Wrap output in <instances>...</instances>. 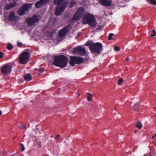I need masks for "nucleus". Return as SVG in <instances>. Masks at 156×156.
Here are the masks:
<instances>
[{
    "mask_svg": "<svg viewBox=\"0 0 156 156\" xmlns=\"http://www.w3.org/2000/svg\"><path fill=\"white\" fill-rule=\"evenodd\" d=\"M68 61V58L66 56L62 55L55 56L53 64L56 66L64 68L67 65Z\"/></svg>",
    "mask_w": 156,
    "mask_h": 156,
    "instance_id": "obj_1",
    "label": "nucleus"
},
{
    "mask_svg": "<svg viewBox=\"0 0 156 156\" xmlns=\"http://www.w3.org/2000/svg\"><path fill=\"white\" fill-rule=\"evenodd\" d=\"M82 24H88L92 28L96 27L97 23L94 16L91 14L87 13L82 19Z\"/></svg>",
    "mask_w": 156,
    "mask_h": 156,
    "instance_id": "obj_2",
    "label": "nucleus"
},
{
    "mask_svg": "<svg viewBox=\"0 0 156 156\" xmlns=\"http://www.w3.org/2000/svg\"><path fill=\"white\" fill-rule=\"evenodd\" d=\"M53 3L57 5L55 10V14L57 16L60 15L64 10L67 4L65 0H54Z\"/></svg>",
    "mask_w": 156,
    "mask_h": 156,
    "instance_id": "obj_3",
    "label": "nucleus"
},
{
    "mask_svg": "<svg viewBox=\"0 0 156 156\" xmlns=\"http://www.w3.org/2000/svg\"><path fill=\"white\" fill-rule=\"evenodd\" d=\"M85 11L84 9L82 7L78 8L73 16V20L77 21H79L81 17L83 19L85 15L87 14L85 13Z\"/></svg>",
    "mask_w": 156,
    "mask_h": 156,
    "instance_id": "obj_4",
    "label": "nucleus"
},
{
    "mask_svg": "<svg viewBox=\"0 0 156 156\" xmlns=\"http://www.w3.org/2000/svg\"><path fill=\"white\" fill-rule=\"evenodd\" d=\"M102 45L101 43L98 42L93 43L91 47V52L92 53L100 54L102 50Z\"/></svg>",
    "mask_w": 156,
    "mask_h": 156,
    "instance_id": "obj_5",
    "label": "nucleus"
},
{
    "mask_svg": "<svg viewBox=\"0 0 156 156\" xmlns=\"http://www.w3.org/2000/svg\"><path fill=\"white\" fill-rule=\"evenodd\" d=\"M71 28L70 25H69L65 26L63 28L60 30L58 33L59 37H57V41L59 42L61 41L67 33V32L70 30Z\"/></svg>",
    "mask_w": 156,
    "mask_h": 156,
    "instance_id": "obj_6",
    "label": "nucleus"
},
{
    "mask_svg": "<svg viewBox=\"0 0 156 156\" xmlns=\"http://www.w3.org/2000/svg\"><path fill=\"white\" fill-rule=\"evenodd\" d=\"M30 56V53L27 51L23 52L19 58V62L22 64H25L28 62Z\"/></svg>",
    "mask_w": 156,
    "mask_h": 156,
    "instance_id": "obj_7",
    "label": "nucleus"
},
{
    "mask_svg": "<svg viewBox=\"0 0 156 156\" xmlns=\"http://www.w3.org/2000/svg\"><path fill=\"white\" fill-rule=\"evenodd\" d=\"M83 59L82 57L76 56H71L70 57L69 64L72 66L75 64H80L83 62Z\"/></svg>",
    "mask_w": 156,
    "mask_h": 156,
    "instance_id": "obj_8",
    "label": "nucleus"
},
{
    "mask_svg": "<svg viewBox=\"0 0 156 156\" xmlns=\"http://www.w3.org/2000/svg\"><path fill=\"white\" fill-rule=\"evenodd\" d=\"M32 6L31 4H27L21 6L17 11L18 14L20 16L23 15L28 9Z\"/></svg>",
    "mask_w": 156,
    "mask_h": 156,
    "instance_id": "obj_9",
    "label": "nucleus"
},
{
    "mask_svg": "<svg viewBox=\"0 0 156 156\" xmlns=\"http://www.w3.org/2000/svg\"><path fill=\"white\" fill-rule=\"evenodd\" d=\"M39 16H34L27 20L26 22L28 25H33L35 23L39 21Z\"/></svg>",
    "mask_w": 156,
    "mask_h": 156,
    "instance_id": "obj_10",
    "label": "nucleus"
},
{
    "mask_svg": "<svg viewBox=\"0 0 156 156\" xmlns=\"http://www.w3.org/2000/svg\"><path fill=\"white\" fill-rule=\"evenodd\" d=\"M11 65H5L2 68L1 71L4 75H7L11 72Z\"/></svg>",
    "mask_w": 156,
    "mask_h": 156,
    "instance_id": "obj_11",
    "label": "nucleus"
},
{
    "mask_svg": "<svg viewBox=\"0 0 156 156\" xmlns=\"http://www.w3.org/2000/svg\"><path fill=\"white\" fill-rule=\"evenodd\" d=\"M73 51L74 52L78 53L81 55H83L86 53V50L81 46H79L74 48Z\"/></svg>",
    "mask_w": 156,
    "mask_h": 156,
    "instance_id": "obj_12",
    "label": "nucleus"
},
{
    "mask_svg": "<svg viewBox=\"0 0 156 156\" xmlns=\"http://www.w3.org/2000/svg\"><path fill=\"white\" fill-rule=\"evenodd\" d=\"M49 2V0H40L36 3L35 6L36 8H40L48 3Z\"/></svg>",
    "mask_w": 156,
    "mask_h": 156,
    "instance_id": "obj_13",
    "label": "nucleus"
},
{
    "mask_svg": "<svg viewBox=\"0 0 156 156\" xmlns=\"http://www.w3.org/2000/svg\"><path fill=\"white\" fill-rule=\"evenodd\" d=\"M8 19L10 21L14 22L17 20L19 19V17L16 15L14 12H11L8 16Z\"/></svg>",
    "mask_w": 156,
    "mask_h": 156,
    "instance_id": "obj_14",
    "label": "nucleus"
},
{
    "mask_svg": "<svg viewBox=\"0 0 156 156\" xmlns=\"http://www.w3.org/2000/svg\"><path fill=\"white\" fill-rule=\"evenodd\" d=\"M99 3L105 6H109L112 3V0H98Z\"/></svg>",
    "mask_w": 156,
    "mask_h": 156,
    "instance_id": "obj_15",
    "label": "nucleus"
},
{
    "mask_svg": "<svg viewBox=\"0 0 156 156\" xmlns=\"http://www.w3.org/2000/svg\"><path fill=\"white\" fill-rule=\"evenodd\" d=\"M17 5V3L16 2L13 3L7 4L5 5L4 9L5 10H9L11 8L15 7Z\"/></svg>",
    "mask_w": 156,
    "mask_h": 156,
    "instance_id": "obj_16",
    "label": "nucleus"
},
{
    "mask_svg": "<svg viewBox=\"0 0 156 156\" xmlns=\"http://www.w3.org/2000/svg\"><path fill=\"white\" fill-rule=\"evenodd\" d=\"M23 77L24 80L27 81H30L31 79V76L30 73L25 74Z\"/></svg>",
    "mask_w": 156,
    "mask_h": 156,
    "instance_id": "obj_17",
    "label": "nucleus"
},
{
    "mask_svg": "<svg viewBox=\"0 0 156 156\" xmlns=\"http://www.w3.org/2000/svg\"><path fill=\"white\" fill-rule=\"evenodd\" d=\"M93 44L92 43V42H91L89 41V42H87L86 44L85 45H87L88 46H89V49L90 50H91L90 48L91 47V46Z\"/></svg>",
    "mask_w": 156,
    "mask_h": 156,
    "instance_id": "obj_18",
    "label": "nucleus"
},
{
    "mask_svg": "<svg viewBox=\"0 0 156 156\" xmlns=\"http://www.w3.org/2000/svg\"><path fill=\"white\" fill-rule=\"evenodd\" d=\"M136 126L139 129H140L142 128V125L141 122H138L137 123Z\"/></svg>",
    "mask_w": 156,
    "mask_h": 156,
    "instance_id": "obj_19",
    "label": "nucleus"
},
{
    "mask_svg": "<svg viewBox=\"0 0 156 156\" xmlns=\"http://www.w3.org/2000/svg\"><path fill=\"white\" fill-rule=\"evenodd\" d=\"M88 96L87 97V100L88 101H90L91 100V98L92 97V95L90 93H88Z\"/></svg>",
    "mask_w": 156,
    "mask_h": 156,
    "instance_id": "obj_20",
    "label": "nucleus"
},
{
    "mask_svg": "<svg viewBox=\"0 0 156 156\" xmlns=\"http://www.w3.org/2000/svg\"><path fill=\"white\" fill-rule=\"evenodd\" d=\"M7 48L9 50L12 49L13 48L12 45L11 44H9L7 46Z\"/></svg>",
    "mask_w": 156,
    "mask_h": 156,
    "instance_id": "obj_21",
    "label": "nucleus"
},
{
    "mask_svg": "<svg viewBox=\"0 0 156 156\" xmlns=\"http://www.w3.org/2000/svg\"><path fill=\"white\" fill-rule=\"evenodd\" d=\"M150 3L156 5V1L155 0H149Z\"/></svg>",
    "mask_w": 156,
    "mask_h": 156,
    "instance_id": "obj_22",
    "label": "nucleus"
},
{
    "mask_svg": "<svg viewBox=\"0 0 156 156\" xmlns=\"http://www.w3.org/2000/svg\"><path fill=\"white\" fill-rule=\"evenodd\" d=\"M152 34H151V37H153L154 36L156 35V31L155 30H152Z\"/></svg>",
    "mask_w": 156,
    "mask_h": 156,
    "instance_id": "obj_23",
    "label": "nucleus"
},
{
    "mask_svg": "<svg viewBox=\"0 0 156 156\" xmlns=\"http://www.w3.org/2000/svg\"><path fill=\"white\" fill-rule=\"evenodd\" d=\"M113 35V34L110 33L109 34V37H108V39L109 40H111L112 39V37Z\"/></svg>",
    "mask_w": 156,
    "mask_h": 156,
    "instance_id": "obj_24",
    "label": "nucleus"
},
{
    "mask_svg": "<svg viewBox=\"0 0 156 156\" xmlns=\"http://www.w3.org/2000/svg\"><path fill=\"white\" fill-rule=\"evenodd\" d=\"M37 70H38V71L40 72V73H42L44 71V69L42 68H40L39 69H37Z\"/></svg>",
    "mask_w": 156,
    "mask_h": 156,
    "instance_id": "obj_25",
    "label": "nucleus"
},
{
    "mask_svg": "<svg viewBox=\"0 0 156 156\" xmlns=\"http://www.w3.org/2000/svg\"><path fill=\"white\" fill-rule=\"evenodd\" d=\"M123 81V80L122 78H120L119 80L118 83L119 85H120L122 84V83Z\"/></svg>",
    "mask_w": 156,
    "mask_h": 156,
    "instance_id": "obj_26",
    "label": "nucleus"
},
{
    "mask_svg": "<svg viewBox=\"0 0 156 156\" xmlns=\"http://www.w3.org/2000/svg\"><path fill=\"white\" fill-rule=\"evenodd\" d=\"M114 49L115 50V51H119L120 50V48L119 47L117 46H115L114 48Z\"/></svg>",
    "mask_w": 156,
    "mask_h": 156,
    "instance_id": "obj_27",
    "label": "nucleus"
},
{
    "mask_svg": "<svg viewBox=\"0 0 156 156\" xmlns=\"http://www.w3.org/2000/svg\"><path fill=\"white\" fill-rule=\"evenodd\" d=\"M20 127L22 129H26V128L25 126L24 125L22 124H20Z\"/></svg>",
    "mask_w": 156,
    "mask_h": 156,
    "instance_id": "obj_28",
    "label": "nucleus"
},
{
    "mask_svg": "<svg viewBox=\"0 0 156 156\" xmlns=\"http://www.w3.org/2000/svg\"><path fill=\"white\" fill-rule=\"evenodd\" d=\"M20 145H21V146L22 147V148H21V150H22V151H23L24 150H25V147H24L23 145L21 143V144H20Z\"/></svg>",
    "mask_w": 156,
    "mask_h": 156,
    "instance_id": "obj_29",
    "label": "nucleus"
},
{
    "mask_svg": "<svg viewBox=\"0 0 156 156\" xmlns=\"http://www.w3.org/2000/svg\"><path fill=\"white\" fill-rule=\"evenodd\" d=\"M4 57L3 53L2 52H0V58H2Z\"/></svg>",
    "mask_w": 156,
    "mask_h": 156,
    "instance_id": "obj_30",
    "label": "nucleus"
},
{
    "mask_svg": "<svg viewBox=\"0 0 156 156\" xmlns=\"http://www.w3.org/2000/svg\"><path fill=\"white\" fill-rule=\"evenodd\" d=\"M17 46L19 47H21L22 46V44L20 42H18L17 43Z\"/></svg>",
    "mask_w": 156,
    "mask_h": 156,
    "instance_id": "obj_31",
    "label": "nucleus"
},
{
    "mask_svg": "<svg viewBox=\"0 0 156 156\" xmlns=\"http://www.w3.org/2000/svg\"><path fill=\"white\" fill-rule=\"evenodd\" d=\"M137 107L138 106L136 105H135L133 107V108L135 110H136V111H138V108H136V107Z\"/></svg>",
    "mask_w": 156,
    "mask_h": 156,
    "instance_id": "obj_32",
    "label": "nucleus"
},
{
    "mask_svg": "<svg viewBox=\"0 0 156 156\" xmlns=\"http://www.w3.org/2000/svg\"><path fill=\"white\" fill-rule=\"evenodd\" d=\"M152 138L156 140V133L154 134V136H152Z\"/></svg>",
    "mask_w": 156,
    "mask_h": 156,
    "instance_id": "obj_33",
    "label": "nucleus"
},
{
    "mask_svg": "<svg viewBox=\"0 0 156 156\" xmlns=\"http://www.w3.org/2000/svg\"><path fill=\"white\" fill-rule=\"evenodd\" d=\"M38 147H41V143L40 142H38Z\"/></svg>",
    "mask_w": 156,
    "mask_h": 156,
    "instance_id": "obj_34",
    "label": "nucleus"
},
{
    "mask_svg": "<svg viewBox=\"0 0 156 156\" xmlns=\"http://www.w3.org/2000/svg\"><path fill=\"white\" fill-rule=\"evenodd\" d=\"M129 58L128 57H127V58H126V60L127 62H129Z\"/></svg>",
    "mask_w": 156,
    "mask_h": 156,
    "instance_id": "obj_35",
    "label": "nucleus"
},
{
    "mask_svg": "<svg viewBox=\"0 0 156 156\" xmlns=\"http://www.w3.org/2000/svg\"><path fill=\"white\" fill-rule=\"evenodd\" d=\"M60 136L59 135H58V134L56 136V138H59V137Z\"/></svg>",
    "mask_w": 156,
    "mask_h": 156,
    "instance_id": "obj_36",
    "label": "nucleus"
},
{
    "mask_svg": "<svg viewBox=\"0 0 156 156\" xmlns=\"http://www.w3.org/2000/svg\"><path fill=\"white\" fill-rule=\"evenodd\" d=\"M147 156H151V154H148V155H147Z\"/></svg>",
    "mask_w": 156,
    "mask_h": 156,
    "instance_id": "obj_37",
    "label": "nucleus"
},
{
    "mask_svg": "<svg viewBox=\"0 0 156 156\" xmlns=\"http://www.w3.org/2000/svg\"><path fill=\"white\" fill-rule=\"evenodd\" d=\"M2 113V112L1 111H0V115H1Z\"/></svg>",
    "mask_w": 156,
    "mask_h": 156,
    "instance_id": "obj_38",
    "label": "nucleus"
},
{
    "mask_svg": "<svg viewBox=\"0 0 156 156\" xmlns=\"http://www.w3.org/2000/svg\"><path fill=\"white\" fill-rule=\"evenodd\" d=\"M137 130H135V133H136V132H137Z\"/></svg>",
    "mask_w": 156,
    "mask_h": 156,
    "instance_id": "obj_39",
    "label": "nucleus"
},
{
    "mask_svg": "<svg viewBox=\"0 0 156 156\" xmlns=\"http://www.w3.org/2000/svg\"><path fill=\"white\" fill-rule=\"evenodd\" d=\"M72 3V2H70V4H71Z\"/></svg>",
    "mask_w": 156,
    "mask_h": 156,
    "instance_id": "obj_40",
    "label": "nucleus"
}]
</instances>
